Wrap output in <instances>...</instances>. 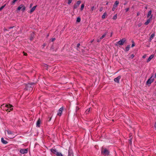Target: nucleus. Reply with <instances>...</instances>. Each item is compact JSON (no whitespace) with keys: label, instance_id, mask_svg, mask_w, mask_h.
<instances>
[{"label":"nucleus","instance_id":"nucleus-30","mask_svg":"<svg viewBox=\"0 0 156 156\" xmlns=\"http://www.w3.org/2000/svg\"><path fill=\"white\" fill-rule=\"evenodd\" d=\"M154 34H152L151 36L150 37L152 39L154 37Z\"/></svg>","mask_w":156,"mask_h":156},{"label":"nucleus","instance_id":"nucleus-36","mask_svg":"<svg viewBox=\"0 0 156 156\" xmlns=\"http://www.w3.org/2000/svg\"><path fill=\"white\" fill-rule=\"evenodd\" d=\"M115 9H116V8H115V7H113V8H112V11H114L115 10Z\"/></svg>","mask_w":156,"mask_h":156},{"label":"nucleus","instance_id":"nucleus-15","mask_svg":"<svg viewBox=\"0 0 156 156\" xmlns=\"http://www.w3.org/2000/svg\"><path fill=\"white\" fill-rule=\"evenodd\" d=\"M73 153L72 151L69 150V151L68 156H73Z\"/></svg>","mask_w":156,"mask_h":156},{"label":"nucleus","instance_id":"nucleus-45","mask_svg":"<svg viewBox=\"0 0 156 156\" xmlns=\"http://www.w3.org/2000/svg\"><path fill=\"white\" fill-rule=\"evenodd\" d=\"M155 128L156 129V122L155 123Z\"/></svg>","mask_w":156,"mask_h":156},{"label":"nucleus","instance_id":"nucleus-46","mask_svg":"<svg viewBox=\"0 0 156 156\" xmlns=\"http://www.w3.org/2000/svg\"><path fill=\"white\" fill-rule=\"evenodd\" d=\"M32 39H33V38L31 37V38H30V40H32Z\"/></svg>","mask_w":156,"mask_h":156},{"label":"nucleus","instance_id":"nucleus-4","mask_svg":"<svg viewBox=\"0 0 156 156\" xmlns=\"http://www.w3.org/2000/svg\"><path fill=\"white\" fill-rule=\"evenodd\" d=\"M102 154L105 155H108L109 154V151L106 149L105 148L103 149H102L101 151Z\"/></svg>","mask_w":156,"mask_h":156},{"label":"nucleus","instance_id":"nucleus-27","mask_svg":"<svg viewBox=\"0 0 156 156\" xmlns=\"http://www.w3.org/2000/svg\"><path fill=\"white\" fill-rule=\"evenodd\" d=\"M22 5H20L18 8L17 9L18 10H20L22 8Z\"/></svg>","mask_w":156,"mask_h":156},{"label":"nucleus","instance_id":"nucleus-34","mask_svg":"<svg viewBox=\"0 0 156 156\" xmlns=\"http://www.w3.org/2000/svg\"><path fill=\"white\" fill-rule=\"evenodd\" d=\"M129 10V8H126V9H125V10L126 11V12H127V11H128Z\"/></svg>","mask_w":156,"mask_h":156},{"label":"nucleus","instance_id":"nucleus-19","mask_svg":"<svg viewBox=\"0 0 156 156\" xmlns=\"http://www.w3.org/2000/svg\"><path fill=\"white\" fill-rule=\"evenodd\" d=\"M18 0H13L11 2V5H13L15 4L16 2Z\"/></svg>","mask_w":156,"mask_h":156},{"label":"nucleus","instance_id":"nucleus-7","mask_svg":"<svg viewBox=\"0 0 156 156\" xmlns=\"http://www.w3.org/2000/svg\"><path fill=\"white\" fill-rule=\"evenodd\" d=\"M126 40L125 39L123 38L121 40L119 41L117 43L121 45H123L124 43L126 41Z\"/></svg>","mask_w":156,"mask_h":156},{"label":"nucleus","instance_id":"nucleus-32","mask_svg":"<svg viewBox=\"0 0 156 156\" xmlns=\"http://www.w3.org/2000/svg\"><path fill=\"white\" fill-rule=\"evenodd\" d=\"M94 6H92L91 7V10L92 11H93L94 9Z\"/></svg>","mask_w":156,"mask_h":156},{"label":"nucleus","instance_id":"nucleus-28","mask_svg":"<svg viewBox=\"0 0 156 156\" xmlns=\"http://www.w3.org/2000/svg\"><path fill=\"white\" fill-rule=\"evenodd\" d=\"M117 18V14H116L113 17V19L114 20H116Z\"/></svg>","mask_w":156,"mask_h":156},{"label":"nucleus","instance_id":"nucleus-42","mask_svg":"<svg viewBox=\"0 0 156 156\" xmlns=\"http://www.w3.org/2000/svg\"><path fill=\"white\" fill-rule=\"evenodd\" d=\"M32 4H30V8L32 7Z\"/></svg>","mask_w":156,"mask_h":156},{"label":"nucleus","instance_id":"nucleus-51","mask_svg":"<svg viewBox=\"0 0 156 156\" xmlns=\"http://www.w3.org/2000/svg\"><path fill=\"white\" fill-rule=\"evenodd\" d=\"M47 66H47L46 64H45V66H46V67H47Z\"/></svg>","mask_w":156,"mask_h":156},{"label":"nucleus","instance_id":"nucleus-21","mask_svg":"<svg viewBox=\"0 0 156 156\" xmlns=\"http://www.w3.org/2000/svg\"><path fill=\"white\" fill-rule=\"evenodd\" d=\"M107 15V13L106 12H105L103 14L102 16V19H104L105 17V16Z\"/></svg>","mask_w":156,"mask_h":156},{"label":"nucleus","instance_id":"nucleus-41","mask_svg":"<svg viewBox=\"0 0 156 156\" xmlns=\"http://www.w3.org/2000/svg\"><path fill=\"white\" fill-rule=\"evenodd\" d=\"M135 45L134 44H133L132 45V47H133Z\"/></svg>","mask_w":156,"mask_h":156},{"label":"nucleus","instance_id":"nucleus-53","mask_svg":"<svg viewBox=\"0 0 156 156\" xmlns=\"http://www.w3.org/2000/svg\"><path fill=\"white\" fill-rule=\"evenodd\" d=\"M100 40H101L100 39V40H98V42H99V41H100Z\"/></svg>","mask_w":156,"mask_h":156},{"label":"nucleus","instance_id":"nucleus-50","mask_svg":"<svg viewBox=\"0 0 156 156\" xmlns=\"http://www.w3.org/2000/svg\"><path fill=\"white\" fill-rule=\"evenodd\" d=\"M112 33H111V37H112Z\"/></svg>","mask_w":156,"mask_h":156},{"label":"nucleus","instance_id":"nucleus-49","mask_svg":"<svg viewBox=\"0 0 156 156\" xmlns=\"http://www.w3.org/2000/svg\"><path fill=\"white\" fill-rule=\"evenodd\" d=\"M145 56H143V58H145Z\"/></svg>","mask_w":156,"mask_h":156},{"label":"nucleus","instance_id":"nucleus-10","mask_svg":"<svg viewBox=\"0 0 156 156\" xmlns=\"http://www.w3.org/2000/svg\"><path fill=\"white\" fill-rule=\"evenodd\" d=\"M119 1H116L115 2V3L113 5V7L115 8H116V7L118 6V5L119 4Z\"/></svg>","mask_w":156,"mask_h":156},{"label":"nucleus","instance_id":"nucleus-43","mask_svg":"<svg viewBox=\"0 0 156 156\" xmlns=\"http://www.w3.org/2000/svg\"><path fill=\"white\" fill-rule=\"evenodd\" d=\"M51 117H50V119L48 120V121H50L51 120Z\"/></svg>","mask_w":156,"mask_h":156},{"label":"nucleus","instance_id":"nucleus-17","mask_svg":"<svg viewBox=\"0 0 156 156\" xmlns=\"http://www.w3.org/2000/svg\"><path fill=\"white\" fill-rule=\"evenodd\" d=\"M151 18L148 19L147 20V21L145 23V24L146 25H148L149 23L151 21Z\"/></svg>","mask_w":156,"mask_h":156},{"label":"nucleus","instance_id":"nucleus-33","mask_svg":"<svg viewBox=\"0 0 156 156\" xmlns=\"http://www.w3.org/2000/svg\"><path fill=\"white\" fill-rule=\"evenodd\" d=\"M134 57V55L133 54H132L131 56V57L132 58H133Z\"/></svg>","mask_w":156,"mask_h":156},{"label":"nucleus","instance_id":"nucleus-56","mask_svg":"<svg viewBox=\"0 0 156 156\" xmlns=\"http://www.w3.org/2000/svg\"><path fill=\"white\" fill-rule=\"evenodd\" d=\"M6 110L7 111H8V109Z\"/></svg>","mask_w":156,"mask_h":156},{"label":"nucleus","instance_id":"nucleus-35","mask_svg":"<svg viewBox=\"0 0 156 156\" xmlns=\"http://www.w3.org/2000/svg\"><path fill=\"white\" fill-rule=\"evenodd\" d=\"M100 10V12H101V11H102V10H103V8H102V7H101V8H100V10Z\"/></svg>","mask_w":156,"mask_h":156},{"label":"nucleus","instance_id":"nucleus-31","mask_svg":"<svg viewBox=\"0 0 156 156\" xmlns=\"http://www.w3.org/2000/svg\"><path fill=\"white\" fill-rule=\"evenodd\" d=\"M72 0H68V4H70L72 2Z\"/></svg>","mask_w":156,"mask_h":156},{"label":"nucleus","instance_id":"nucleus-39","mask_svg":"<svg viewBox=\"0 0 156 156\" xmlns=\"http://www.w3.org/2000/svg\"><path fill=\"white\" fill-rule=\"evenodd\" d=\"M23 53L24 54V55H27V54L26 53H25V52H24Z\"/></svg>","mask_w":156,"mask_h":156},{"label":"nucleus","instance_id":"nucleus-37","mask_svg":"<svg viewBox=\"0 0 156 156\" xmlns=\"http://www.w3.org/2000/svg\"><path fill=\"white\" fill-rule=\"evenodd\" d=\"M55 38H52L51 39V41H55Z\"/></svg>","mask_w":156,"mask_h":156},{"label":"nucleus","instance_id":"nucleus-52","mask_svg":"<svg viewBox=\"0 0 156 156\" xmlns=\"http://www.w3.org/2000/svg\"><path fill=\"white\" fill-rule=\"evenodd\" d=\"M108 2H107L106 4V5H108Z\"/></svg>","mask_w":156,"mask_h":156},{"label":"nucleus","instance_id":"nucleus-48","mask_svg":"<svg viewBox=\"0 0 156 156\" xmlns=\"http://www.w3.org/2000/svg\"><path fill=\"white\" fill-rule=\"evenodd\" d=\"M139 15V13H137V16H138Z\"/></svg>","mask_w":156,"mask_h":156},{"label":"nucleus","instance_id":"nucleus-25","mask_svg":"<svg viewBox=\"0 0 156 156\" xmlns=\"http://www.w3.org/2000/svg\"><path fill=\"white\" fill-rule=\"evenodd\" d=\"M90 108H89V109H87L86 111V112H86V114H88V113L89 112H90Z\"/></svg>","mask_w":156,"mask_h":156},{"label":"nucleus","instance_id":"nucleus-3","mask_svg":"<svg viewBox=\"0 0 156 156\" xmlns=\"http://www.w3.org/2000/svg\"><path fill=\"white\" fill-rule=\"evenodd\" d=\"M4 106L7 107L9 109H10V110H11L12 109V107H13V106L11 105H5L3 104V105H1V108L2 109V108Z\"/></svg>","mask_w":156,"mask_h":156},{"label":"nucleus","instance_id":"nucleus-11","mask_svg":"<svg viewBox=\"0 0 156 156\" xmlns=\"http://www.w3.org/2000/svg\"><path fill=\"white\" fill-rule=\"evenodd\" d=\"M41 123V121L40 119H39L37 121L36 123V126L38 127L40 126V124Z\"/></svg>","mask_w":156,"mask_h":156},{"label":"nucleus","instance_id":"nucleus-26","mask_svg":"<svg viewBox=\"0 0 156 156\" xmlns=\"http://www.w3.org/2000/svg\"><path fill=\"white\" fill-rule=\"evenodd\" d=\"M81 19L80 17H78L77 18L76 20V22H80V21Z\"/></svg>","mask_w":156,"mask_h":156},{"label":"nucleus","instance_id":"nucleus-23","mask_svg":"<svg viewBox=\"0 0 156 156\" xmlns=\"http://www.w3.org/2000/svg\"><path fill=\"white\" fill-rule=\"evenodd\" d=\"M129 45H128L126 48V51H128L129 50Z\"/></svg>","mask_w":156,"mask_h":156},{"label":"nucleus","instance_id":"nucleus-54","mask_svg":"<svg viewBox=\"0 0 156 156\" xmlns=\"http://www.w3.org/2000/svg\"><path fill=\"white\" fill-rule=\"evenodd\" d=\"M119 77H117L116 78H119Z\"/></svg>","mask_w":156,"mask_h":156},{"label":"nucleus","instance_id":"nucleus-8","mask_svg":"<svg viewBox=\"0 0 156 156\" xmlns=\"http://www.w3.org/2000/svg\"><path fill=\"white\" fill-rule=\"evenodd\" d=\"M63 109L62 107H61L59 109L58 111L57 115L59 116H60L62 115V111L63 110Z\"/></svg>","mask_w":156,"mask_h":156},{"label":"nucleus","instance_id":"nucleus-9","mask_svg":"<svg viewBox=\"0 0 156 156\" xmlns=\"http://www.w3.org/2000/svg\"><path fill=\"white\" fill-rule=\"evenodd\" d=\"M154 81L153 79H149L146 82V84H150L152 82Z\"/></svg>","mask_w":156,"mask_h":156},{"label":"nucleus","instance_id":"nucleus-40","mask_svg":"<svg viewBox=\"0 0 156 156\" xmlns=\"http://www.w3.org/2000/svg\"><path fill=\"white\" fill-rule=\"evenodd\" d=\"M141 25H142V24H141V23H139V24H138V26H139V27H140L141 26Z\"/></svg>","mask_w":156,"mask_h":156},{"label":"nucleus","instance_id":"nucleus-47","mask_svg":"<svg viewBox=\"0 0 156 156\" xmlns=\"http://www.w3.org/2000/svg\"><path fill=\"white\" fill-rule=\"evenodd\" d=\"M13 27H10L9 28V29L12 28Z\"/></svg>","mask_w":156,"mask_h":156},{"label":"nucleus","instance_id":"nucleus-5","mask_svg":"<svg viewBox=\"0 0 156 156\" xmlns=\"http://www.w3.org/2000/svg\"><path fill=\"white\" fill-rule=\"evenodd\" d=\"M20 152L22 154H26L28 152V149H21Z\"/></svg>","mask_w":156,"mask_h":156},{"label":"nucleus","instance_id":"nucleus-16","mask_svg":"<svg viewBox=\"0 0 156 156\" xmlns=\"http://www.w3.org/2000/svg\"><path fill=\"white\" fill-rule=\"evenodd\" d=\"M36 7L37 6H34L33 8H32L30 10V13H32L33 12H34V10H35Z\"/></svg>","mask_w":156,"mask_h":156},{"label":"nucleus","instance_id":"nucleus-12","mask_svg":"<svg viewBox=\"0 0 156 156\" xmlns=\"http://www.w3.org/2000/svg\"><path fill=\"white\" fill-rule=\"evenodd\" d=\"M154 55H151L150 56L149 58H148L147 60V62H148L150 61V60L153 58Z\"/></svg>","mask_w":156,"mask_h":156},{"label":"nucleus","instance_id":"nucleus-6","mask_svg":"<svg viewBox=\"0 0 156 156\" xmlns=\"http://www.w3.org/2000/svg\"><path fill=\"white\" fill-rule=\"evenodd\" d=\"M81 3V1H78L76 3L74 4L73 5V9H76L77 8L79 5H80V4Z\"/></svg>","mask_w":156,"mask_h":156},{"label":"nucleus","instance_id":"nucleus-14","mask_svg":"<svg viewBox=\"0 0 156 156\" xmlns=\"http://www.w3.org/2000/svg\"><path fill=\"white\" fill-rule=\"evenodd\" d=\"M1 141H2V142L3 144H6L8 143L7 141H6V140H4V138H2Z\"/></svg>","mask_w":156,"mask_h":156},{"label":"nucleus","instance_id":"nucleus-38","mask_svg":"<svg viewBox=\"0 0 156 156\" xmlns=\"http://www.w3.org/2000/svg\"><path fill=\"white\" fill-rule=\"evenodd\" d=\"M80 46V44L79 43L77 45V47L78 48Z\"/></svg>","mask_w":156,"mask_h":156},{"label":"nucleus","instance_id":"nucleus-18","mask_svg":"<svg viewBox=\"0 0 156 156\" xmlns=\"http://www.w3.org/2000/svg\"><path fill=\"white\" fill-rule=\"evenodd\" d=\"M107 34V32H105L100 38V39L101 40L104 38Z\"/></svg>","mask_w":156,"mask_h":156},{"label":"nucleus","instance_id":"nucleus-20","mask_svg":"<svg viewBox=\"0 0 156 156\" xmlns=\"http://www.w3.org/2000/svg\"><path fill=\"white\" fill-rule=\"evenodd\" d=\"M21 9L23 12H24L26 8L23 5H22V6Z\"/></svg>","mask_w":156,"mask_h":156},{"label":"nucleus","instance_id":"nucleus-22","mask_svg":"<svg viewBox=\"0 0 156 156\" xmlns=\"http://www.w3.org/2000/svg\"><path fill=\"white\" fill-rule=\"evenodd\" d=\"M84 7V4H82V5H81V8H80V10L81 11H82Z\"/></svg>","mask_w":156,"mask_h":156},{"label":"nucleus","instance_id":"nucleus-2","mask_svg":"<svg viewBox=\"0 0 156 156\" xmlns=\"http://www.w3.org/2000/svg\"><path fill=\"white\" fill-rule=\"evenodd\" d=\"M51 152L56 154L57 156H63L62 154L58 152L55 149H51Z\"/></svg>","mask_w":156,"mask_h":156},{"label":"nucleus","instance_id":"nucleus-24","mask_svg":"<svg viewBox=\"0 0 156 156\" xmlns=\"http://www.w3.org/2000/svg\"><path fill=\"white\" fill-rule=\"evenodd\" d=\"M119 79H114V81L115 82L117 83H119Z\"/></svg>","mask_w":156,"mask_h":156},{"label":"nucleus","instance_id":"nucleus-1","mask_svg":"<svg viewBox=\"0 0 156 156\" xmlns=\"http://www.w3.org/2000/svg\"><path fill=\"white\" fill-rule=\"evenodd\" d=\"M5 133V134H7L8 137L10 138H13L16 136L13 132H12L10 130H6Z\"/></svg>","mask_w":156,"mask_h":156},{"label":"nucleus","instance_id":"nucleus-44","mask_svg":"<svg viewBox=\"0 0 156 156\" xmlns=\"http://www.w3.org/2000/svg\"><path fill=\"white\" fill-rule=\"evenodd\" d=\"M152 38H151L150 37V40H150V41H151L152 40Z\"/></svg>","mask_w":156,"mask_h":156},{"label":"nucleus","instance_id":"nucleus-55","mask_svg":"<svg viewBox=\"0 0 156 156\" xmlns=\"http://www.w3.org/2000/svg\"><path fill=\"white\" fill-rule=\"evenodd\" d=\"M152 78V76H151V77H150V78Z\"/></svg>","mask_w":156,"mask_h":156},{"label":"nucleus","instance_id":"nucleus-29","mask_svg":"<svg viewBox=\"0 0 156 156\" xmlns=\"http://www.w3.org/2000/svg\"><path fill=\"white\" fill-rule=\"evenodd\" d=\"M6 5H4L3 6H2L0 8V11H1L5 7Z\"/></svg>","mask_w":156,"mask_h":156},{"label":"nucleus","instance_id":"nucleus-13","mask_svg":"<svg viewBox=\"0 0 156 156\" xmlns=\"http://www.w3.org/2000/svg\"><path fill=\"white\" fill-rule=\"evenodd\" d=\"M151 10H150L148 12L147 16L148 17L150 16H151L150 17L151 19L152 17V15H151Z\"/></svg>","mask_w":156,"mask_h":156}]
</instances>
